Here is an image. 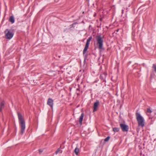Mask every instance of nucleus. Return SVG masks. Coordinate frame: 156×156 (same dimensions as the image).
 Instances as JSON below:
<instances>
[{
	"instance_id": "f8f14e48",
	"label": "nucleus",
	"mask_w": 156,
	"mask_h": 156,
	"mask_svg": "<svg viewBox=\"0 0 156 156\" xmlns=\"http://www.w3.org/2000/svg\"><path fill=\"white\" fill-rule=\"evenodd\" d=\"M9 22H10L12 24L13 23L15 22V18L13 16H10L9 19Z\"/></svg>"
},
{
	"instance_id": "ddd939ff",
	"label": "nucleus",
	"mask_w": 156,
	"mask_h": 156,
	"mask_svg": "<svg viewBox=\"0 0 156 156\" xmlns=\"http://www.w3.org/2000/svg\"><path fill=\"white\" fill-rule=\"evenodd\" d=\"M79 151V149L77 147L74 150V152L76 155H78Z\"/></svg>"
},
{
	"instance_id": "5701e85b",
	"label": "nucleus",
	"mask_w": 156,
	"mask_h": 156,
	"mask_svg": "<svg viewBox=\"0 0 156 156\" xmlns=\"http://www.w3.org/2000/svg\"><path fill=\"white\" fill-rule=\"evenodd\" d=\"M87 1H89V0H87Z\"/></svg>"
},
{
	"instance_id": "39448f33",
	"label": "nucleus",
	"mask_w": 156,
	"mask_h": 156,
	"mask_svg": "<svg viewBox=\"0 0 156 156\" xmlns=\"http://www.w3.org/2000/svg\"><path fill=\"white\" fill-rule=\"evenodd\" d=\"M5 37L6 39L10 40L13 37L14 33L11 30L9 29H6L4 31Z\"/></svg>"
},
{
	"instance_id": "aec40b11",
	"label": "nucleus",
	"mask_w": 156,
	"mask_h": 156,
	"mask_svg": "<svg viewBox=\"0 0 156 156\" xmlns=\"http://www.w3.org/2000/svg\"><path fill=\"white\" fill-rule=\"evenodd\" d=\"M154 114L156 115V110H155L154 111Z\"/></svg>"
},
{
	"instance_id": "4468645a",
	"label": "nucleus",
	"mask_w": 156,
	"mask_h": 156,
	"mask_svg": "<svg viewBox=\"0 0 156 156\" xmlns=\"http://www.w3.org/2000/svg\"><path fill=\"white\" fill-rule=\"evenodd\" d=\"M113 130L115 132H118L119 130V128H114L113 129Z\"/></svg>"
},
{
	"instance_id": "423d86ee",
	"label": "nucleus",
	"mask_w": 156,
	"mask_h": 156,
	"mask_svg": "<svg viewBox=\"0 0 156 156\" xmlns=\"http://www.w3.org/2000/svg\"><path fill=\"white\" fill-rule=\"evenodd\" d=\"M120 126L123 132H127L128 131L129 126L128 125L124 124L121 123L120 124Z\"/></svg>"
},
{
	"instance_id": "4be33fe9",
	"label": "nucleus",
	"mask_w": 156,
	"mask_h": 156,
	"mask_svg": "<svg viewBox=\"0 0 156 156\" xmlns=\"http://www.w3.org/2000/svg\"><path fill=\"white\" fill-rule=\"evenodd\" d=\"M119 31V30H117V31Z\"/></svg>"
},
{
	"instance_id": "b1692460",
	"label": "nucleus",
	"mask_w": 156,
	"mask_h": 156,
	"mask_svg": "<svg viewBox=\"0 0 156 156\" xmlns=\"http://www.w3.org/2000/svg\"><path fill=\"white\" fill-rule=\"evenodd\" d=\"M82 23H84L83 21H82Z\"/></svg>"
},
{
	"instance_id": "a211bd4d",
	"label": "nucleus",
	"mask_w": 156,
	"mask_h": 156,
	"mask_svg": "<svg viewBox=\"0 0 156 156\" xmlns=\"http://www.w3.org/2000/svg\"><path fill=\"white\" fill-rule=\"evenodd\" d=\"M60 148H58L57 149V151L55 152V154H58V152L60 151Z\"/></svg>"
},
{
	"instance_id": "2eb2a0df",
	"label": "nucleus",
	"mask_w": 156,
	"mask_h": 156,
	"mask_svg": "<svg viewBox=\"0 0 156 156\" xmlns=\"http://www.w3.org/2000/svg\"><path fill=\"white\" fill-rule=\"evenodd\" d=\"M78 23L77 22H75L74 23H73L72 24L70 25V28H71L72 27H74V25L77 24H78Z\"/></svg>"
},
{
	"instance_id": "9d476101",
	"label": "nucleus",
	"mask_w": 156,
	"mask_h": 156,
	"mask_svg": "<svg viewBox=\"0 0 156 156\" xmlns=\"http://www.w3.org/2000/svg\"><path fill=\"white\" fill-rule=\"evenodd\" d=\"M84 116V114L83 113H81L80 117L79 119V122L80 124L81 125H82V122L83 120V118Z\"/></svg>"
},
{
	"instance_id": "7ed1b4c3",
	"label": "nucleus",
	"mask_w": 156,
	"mask_h": 156,
	"mask_svg": "<svg viewBox=\"0 0 156 156\" xmlns=\"http://www.w3.org/2000/svg\"><path fill=\"white\" fill-rule=\"evenodd\" d=\"M95 39L97 41L96 44L99 50L102 49L103 45V37H101L100 35H98L96 36Z\"/></svg>"
},
{
	"instance_id": "f3484780",
	"label": "nucleus",
	"mask_w": 156,
	"mask_h": 156,
	"mask_svg": "<svg viewBox=\"0 0 156 156\" xmlns=\"http://www.w3.org/2000/svg\"><path fill=\"white\" fill-rule=\"evenodd\" d=\"M147 112H149V113H151L152 112V111L151 109L150 108H148L147 109Z\"/></svg>"
},
{
	"instance_id": "6ab92c4d",
	"label": "nucleus",
	"mask_w": 156,
	"mask_h": 156,
	"mask_svg": "<svg viewBox=\"0 0 156 156\" xmlns=\"http://www.w3.org/2000/svg\"><path fill=\"white\" fill-rule=\"evenodd\" d=\"M39 152L40 153H41L42 152V151L41 150H39Z\"/></svg>"
},
{
	"instance_id": "9b49d317",
	"label": "nucleus",
	"mask_w": 156,
	"mask_h": 156,
	"mask_svg": "<svg viewBox=\"0 0 156 156\" xmlns=\"http://www.w3.org/2000/svg\"><path fill=\"white\" fill-rule=\"evenodd\" d=\"M5 102L4 101H2L0 104V111L1 112L2 111V109L4 107Z\"/></svg>"
},
{
	"instance_id": "dca6fc26",
	"label": "nucleus",
	"mask_w": 156,
	"mask_h": 156,
	"mask_svg": "<svg viewBox=\"0 0 156 156\" xmlns=\"http://www.w3.org/2000/svg\"><path fill=\"white\" fill-rule=\"evenodd\" d=\"M110 138V136H107L105 139L104 140V141L105 142H107L108 141Z\"/></svg>"
},
{
	"instance_id": "0eeeda50",
	"label": "nucleus",
	"mask_w": 156,
	"mask_h": 156,
	"mask_svg": "<svg viewBox=\"0 0 156 156\" xmlns=\"http://www.w3.org/2000/svg\"><path fill=\"white\" fill-rule=\"evenodd\" d=\"M99 104V102L98 100H97L94 103L93 106V112L96 111L98 108V106Z\"/></svg>"
},
{
	"instance_id": "1a4fd4ad",
	"label": "nucleus",
	"mask_w": 156,
	"mask_h": 156,
	"mask_svg": "<svg viewBox=\"0 0 156 156\" xmlns=\"http://www.w3.org/2000/svg\"><path fill=\"white\" fill-rule=\"evenodd\" d=\"M53 100L51 98H48L47 104L49 105L52 109L53 107Z\"/></svg>"
},
{
	"instance_id": "412c9836",
	"label": "nucleus",
	"mask_w": 156,
	"mask_h": 156,
	"mask_svg": "<svg viewBox=\"0 0 156 156\" xmlns=\"http://www.w3.org/2000/svg\"><path fill=\"white\" fill-rule=\"evenodd\" d=\"M102 69V67H101H101H100V70L101 71V69Z\"/></svg>"
},
{
	"instance_id": "6e6552de",
	"label": "nucleus",
	"mask_w": 156,
	"mask_h": 156,
	"mask_svg": "<svg viewBox=\"0 0 156 156\" xmlns=\"http://www.w3.org/2000/svg\"><path fill=\"white\" fill-rule=\"evenodd\" d=\"M107 75V73L105 72L101 73L100 76V79L102 80L103 81V82L105 83L106 82V79Z\"/></svg>"
},
{
	"instance_id": "20e7f679",
	"label": "nucleus",
	"mask_w": 156,
	"mask_h": 156,
	"mask_svg": "<svg viewBox=\"0 0 156 156\" xmlns=\"http://www.w3.org/2000/svg\"><path fill=\"white\" fill-rule=\"evenodd\" d=\"M92 38V37L90 36L88 38L87 40L85 47L83 51V54L84 55V59H86L87 58L88 54L87 53L85 54V53L87 50L90 41Z\"/></svg>"
},
{
	"instance_id": "f257e3e1",
	"label": "nucleus",
	"mask_w": 156,
	"mask_h": 156,
	"mask_svg": "<svg viewBox=\"0 0 156 156\" xmlns=\"http://www.w3.org/2000/svg\"><path fill=\"white\" fill-rule=\"evenodd\" d=\"M17 115L19 121L20 123V124L21 127V132L20 134L22 135L24 132L25 129V123L24 119L22 118V115L20 113L18 112H17Z\"/></svg>"
},
{
	"instance_id": "f03ea898",
	"label": "nucleus",
	"mask_w": 156,
	"mask_h": 156,
	"mask_svg": "<svg viewBox=\"0 0 156 156\" xmlns=\"http://www.w3.org/2000/svg\"><path fill=\"white\" fill-rule=\"evenodd\" d=\"M136 119L138 123V126L143 127L145 125L144 120L140 113L136 112Z\"/></svg>"
}]
</instances>
